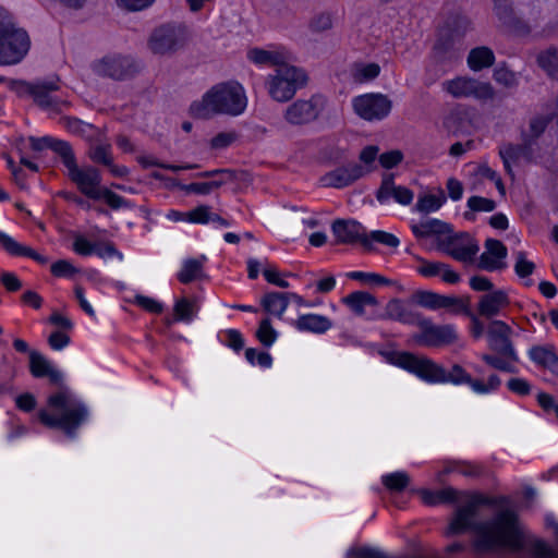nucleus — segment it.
<instances>
[{
	"label": "nucleus",
	"instance_id": "obj_14",
	"mask_svg": "<svg viewBox=\"0 0 558 558\" xmlns=\"http://www.w3.org/2000/svg\"><path fill=\"white\" fill-rule=\"evenodd\" d=\"M422 335L417 341L427 345H441L454 342L458 339L457 331L451 325L435 326L428 319L420 320Z\"/></svg>",
	"mask_w": 558,
	"mask_h": 558
},
{
	"label": "nucleus",
	"instance_id": "obj_47",
	"mask_svg": "<svg viewBox=\"0 0 558 558\" xmlns=\"http://www.w3.org/2000/svg\"><path fill=\"white\" fill-rule=\"evenodd\" d=\"M157 0H114L117 7L129 13H136L151 8Z\"/></svg>",
	"mask_w": 558,
	"mask_h": 558
},
{
	"label": "nucleus",
	"instance_id": "obj_21",
	"mask_svg": "<svg viewBox=\"0 0 558 558\" xmlns=\"http://www.w3.org/2000/svg\"><path fill=\"white\" fill-rule=\"evenodd\" d=\"M416 259L418 262L416 271L423 277H440L450 284H454L460 280V276L444 263L426 260L421 257H416Z\"/></svg>",
	"mask_w": 558,
	"mask_h": 558
},
{
	"label": "nucleus",
	"instance_id": "obj_32",
	"mask_svg": "<svg viewBox=\"0 0 558 558\" xmlns=\"http://www.w3.org/2000/svg\"><path fill=\"white\" fill-rule=\"evenodd\" d=\"M206 262L205 256L198 258H187L182 263L178 272V279L182 283H190L204 277L203 266Z\"/></svg>",
	"mask_w": 558,
	"mask_h": 558
},
{
	"label": "nucleus",
	"instance_id": "obj_48",
	"mask_svg": "<svg viewBox=\"0 0 558 558\" xmlns=\"http://www.w3.org/2000/svg\"><path fill=\"white\" fill-rule=\"evenodd\" d=\"M50 271L52 276L61 278L68 277L71 278L80 272V269L73 265L72 262L68 259H59L51 264Z\"/></svg>",
	"mask_w": 558,
	"mask_h": 558
},
{
	"label": "nucleus",
	"instance_id": "obj_53",
	"mask_svg": "<svg viewBox=\"0 0 558 558\" xmlns=\"http://www.w3.org/2000/svg\"><path fill=\"white\" fill-rule=\"evenodd\" d=\"M186 221L192 223H208L213 218V211L208 206H198L185 215Z\"/></svg>",
	"mask_w": 558,
	"mask_h": 558
},
{
	"label": "nucleus",
	"instance_id": "obj_38",
	"mask_svg": "<svg viewBox=\"0 0 558 558\" xmlns=\"http://www.w3.org/2000/svg\"><path fill=\"white\" fill-rule=\"evenodd\" d=\"M380 73L377 63H356L352 69V77L357 83H364L376 78Z\"/></svg>",
	"mask_w": 558,
	"mask_h": 558
},
{
	"label": "nucleus",
	"instance_id": "obj_15",
	"mask_svg": "<svg viewBox=\"0 0 558 558\" xmlns=\"http://www.w3.org/2000/svg\"><path fill=\"white\" fill-rule=\"evenodd\" d=\"M318 113L319 110L313 99H299L287 107L283 118L289 124L303 125L315 120Z\"/></svg>",
	"mask_w": 558,
	"mask_h": 558
},
{
	"label": "nucleus",
	"instance_id": "obj_28",
	"mask_svg": "<svg viewBox=\"0 0 558 558\" xmlns=\"http://www.w3.org/2000/svg\"><path fill=\"white\" fill-rule=\"evenodd\" d=\"M98 71L113 78H122L133 71V64L124 57H108L98 64Z\"/></svg>",
	"mask_w": 558,
	"mask_h": 558
},
{
	"label": "nucleus",
	"instance_id": "obj_56",
	"mask_svg": "<svg viewBox=\"0 0 558 558\" xmlns=\"http://www.w3.org/2000/svg\"><path fill=\"white\" fill-rule=\"evenodd\" d=\"M31 146L34 150H43L45 148H51L56 153H58L61 156V149H59V144H66L65 142L52 138V137H41V138H29Z\"/></svg>",
	"mask_w": 558,
	"mask_h": 558
},
{
	"label": "nucleus",
	"instance_id": "obj_25",
	"mask_svg": "<svg viewBox=\"0 0 558 558\" xmlns=\"http://www.w3.org/2000/svg\"><path fill=\"white\" fill-rule=\"evenodd\" d=\"M529 356L538 366L558 375V354L551 344L532 347Z\"/></svg>",
	"mask_w": 558,
	"mask_h": 558
},
{
	"label": "nucleus",
	"instance_id": "obj_49",
	"mask_svg": "<svg viewBox=\"0 0 558 558\" xmlns=\"http://www.w3.org/2000/svg\"><path fill=\"white\" fill-rule=\"evenodd\" d=\"M500 378L497 375H492L486 383L471 377V381L468 383V385L474 392L483 395L496 390L500 386Z\"/></svg>",
	"mask_w": 558,
	"mask_h": 558
},
{
	"label": "nucleus",
	"instance_id": "obj_36",
	"mask_svg": "<svg viewBox=\"0 0 558 558\" xmlns=\"http://www.w3.org/2000/svg\"><path fill=\"white\" fill-rule=\"evenodd\" d=\"M262 304L268 313L281 318L288 307V298L286 294L272 292L263 298Z\"/></svg>",
	"mask_w": 558,
	"mask_h": 558
},
{
	"label": "nucleus",
	"instance_id": "obj_19",
	"mask_svg": "<svg viewBox=\"0 0 558 558\" xmlns=\"http://www.w3.org/2000/svg\"><path fill=\"white\" fill-rule=\"evenodd\" d=\"M59 85L54 81L41 82L36 85H25V90L33 97L34 101L45 108L58 110L60 105L63 104L52 93L58 90Z\"/></svg>",
	"mask_w": 558,
	"mask_h": 558
},
{
	"label": "nucleus",
	"instance_id": "obj_27",
	"mask_svg": "<svg viewBox=\"0 0 558 558\" xmlns=\"http://www.w3.org/2000/svg\"><path fill=\"white\" fill-rule=\"evenodd\" d=\"M478 502L480 499L472 498L465 507L459 509L447 529V534H460L471 527L475 517V507Z\"/></svg>",
	"mask_w": 558,
	"mask_h": 558
},
{
	"label": "nucleus",
	"instance_id": "obj_41",
	"mask_svg": "<svg viewBox=\"0 0 558 558\" xmlns=\"http://www.w3.org/2000/svg\"><path fill=\"white\" fill-rule=\"evenodd\" d=\"M196 312V304L194 301L187 299H180L175 302L173 307L174 320L191 322Z\"/></svg>",
	"mask_w": 558,
	"mask_h": 558
},
{
	"label": "nucleus",
	"instance_id": "obj_35",
	"mask_svg": "<svg viewBox=\"0 0 558 558\" xmlns=\"http://www.w3.org/2000/svg\"><path fill=\"white\" fill-rule=\"evenodd\" d=\"M537 64L553 77H558V48L549 47L538 52Z\"/></svg>",
	"mask_w": 558,
	"mask_h": 558
},
{
	"label": "nucleus",
	"instance_id": "obj_24",
	"mask_svg": "<svg viewBox=\"0 0 558 558\" xmlns=\"http://www.w3.org/2000/svg\"><path fill=\"white\" fill-rule=\"evenodd\" d=\"M499 156L502 159L506 171L512 174V166L520 165L523 161L530 162V147L527 145L520 144H504L499 148Z\"/></svg>",
	"mask_w": 558,
	"mask_h": 558
},
{
	"label": "nucleus",
	"instance_id": "obj_11",
	"mask_svg": "<svg viewBox=\"0 0 558 558\" xmlns=\"http://www.w3.org/2000/svg\"><path fill=\"white\" fill-rule=\"evenodd\" d=\"M331 230L338 244L360 243L367 251L374 248L366 229L355 220H336Z\"/></svg>",
	"mask_w": 558,
	"mask_h": 558
},
{
	"label": "nucleus",
	"instance_id": "obj_13",
	"mask_svg": "<svg viewBox=\"0 0 558 558\" xmlns=\"http://www.w3.org/2000/svg\"><path fill=\"white\" fill-rule=\"evenodd\" d=\"M446 254L462 263H472L480 251L477 242L469 234L450 236L444 244Z\"/></svg>",
	"mask_w": 558,
	"mask_h": 558
},
{
	"label": "nucleus",
	"instance_id": "obj_40",
	"mask_svg": "<svg viewBox=\"0 0 558 558\" xmlns=\"http://www.w3.org/2000/svg\"><path fill=\"white\" fill-rule=\"evenodd\" d=\"M239 138L235 131H223L213 136L208 143L214 151H221L232 146Z\"/></svg>",
	"mask_w": 558,
	"mask_h": 558
},
{
	"label": "nucleus",
	"instance_id": "obj_62",
	"mask_svg": "<svg viewBox=\"0 0 558 558\" xmlns=\"http://www.w3.org/2000/svg\"><path fill=\"white\" fill-rule=\"evenodd\" d=\"M95 245H93L83 235H75L73 241V251L82 256H88L94 253Z\"/></svg>",
	"mask_w": 558,
	"mask_h": 558
},
{
	"label": "nucleus",
	"instance_id": "obj_51",
	"mask_svg": "<svg viewBox=\"0 0 558 558\" xmlns=\"http://www.w3.org/2000/svg\"><path fill=\"white\" fill-rule=\"evenodd\" d=\"M88 156L94 162L101 163L104 166L110 165V161L112 160L109 145L99 144L90 147Z\"/></svg>",
	"mask_w": 558,
	"mask_h": 558
},
{
	"label": "nucleus",
	"instance_id": "obj_16",
	"mask_svg": "<svg viewBox=\"0 0 558 558\" xmlns=\"http://www.w3.org/2000/svg\"><path fill=\"white\" fill-rule=\"evenodd\" d=\"M511 328L501 320H494L488 327V341L493 350H496L512 360H517L515 351L510 342Z\"/></svg>",
	"mask_w": 558,
	"mask_h": 558
},
{
	"label": "nucleus",
	"instance_id": "obj_20",
	"mask_svg": "<svg viewBox=\"0 0 558 558\" xmlns=\"http://www.w3.org/2000/svg\"><path fill=\"white\" fill-rule=\"evenodd\" d=\"M509 304L510 301L505 290H494L481 296L477 310L482 316L489 318L499 315Z\"/></svg>",
	"mask_w": 558,
	"mask_h": 558
},
{
	"label": "nucleus",
	"instance_id": "obj_34",
	"mask_svg": "<svg viewBox=\"0 0 558 558\" xmlns=\"http://www.w3.org/2000/svg\"><path fill=\"white\" fill-rule=\"evenodd\" d=\"M446 202V195L442 190L437 193H423L418 196L415 209L423 214H429L438 210Z\"/></svg>",
	"mask_w": 558,
	"mask_h": 558
},
{
	"label": "nucleus",
	"instance_id": "obj_60",
	"mask_svg": "<svg viewBox=\"0 0 558 558\" xmlns=\"http://www.w3.org/2000/svg\"><path fill=\"white\" fill-rule=\"evenodd\" d=\"M403 159V154L401 150L395 149L386 151L378 157V161L380 166L385 169H391L398 166Z\"/></svg>",
	"mask_w": 558,
	"mask_h": 558
},
{
	"label": "nucleus",
	"instance_id": "obj_1",
	"mask_svg": "<svg viewBox=\"0 0 558 558\" xmlns=\"http://www.w3.org/2000/svg\"><path fill=\"white\" fill-rule=\"evenodd\" d=\"M246 89L239 81L229 80L214 84L198 99L191 102L190 114L199 120L217 116L239 117L247 108Z\"/></svg>",
	"mask_w": 558,
	"mask_h": 558
},
{
	"label": "nucleus",
	"instance_id": "obj_26",
	"mask_svg": "<svg viewBox=\"0 0 558 558\" xmlns=\"http://www.w3.org/2000/svg\"><path fill=\"white\" fill-rule=\"evenodd\" d=\"M0 245L10 255L27 256L43 265H46L49 262L48 257L37 253L32 247L17 242L11 235H9L8 233L1 232V231H0Z\"/></svg>",
	"mask_w": 558,
	"mask_h": 558
},
{
	"label": "nucleus",
	"instance_id": "obj_2",
	"mask_svg": "<svg viewBox=\"0 0 558 558\" xmlns=\"http://www.w3.org/2000/svg\"><path fill=\"white\" fill-rule=\"evenodd\" d=\"M38 417L44 425L71 434L86 421L87 410L69 390L63 389L49 396Z\"/></svg>",
	"mask_w": 558,
	"mask_h": 558
},
{
	"label": "nucleus",
	"instance_id": "obj_12",
	"mask_svg": "<svg viewBox=\"0 0 558 558\" xmlns=\"http://www.w3.org/2000/svg\"><path fill=\"white\" fill-rule=\"evenodd\" d=\"M246 59L257 66L279 68L291 59V52L283 46L252 47L246 51Z\"/></svg>",
	"mask_w": 558,
	"mask_h": 558
},
{
	"label": "nucleus",
	"instance_id": "obj_57",
	"mask_svg": "<svg viewBox=\"0 0 558 558\" xmlns=\"http://www.w3.org/2000/svg\"><path fill=\"white\" fill-rule=\"evenodd\" d=\"M547 124H548L547 117H545V116L533 117L530 121L529 130L526 131L525 136L531 140L537 138L541 134L544 133Z\"/></svg>",
	"mask_w": 558,
	"mask_h": 558
},
{
	"label": "nucleus",
	"instance_id": "obj_18",
	"mask_svg": "<svg viewBox=\"0 0 558 558\" xmlns=\"http://www.w3.org/2000/svg\"><path fill=\"white\" fill-rule=\"evenodd\" d=\"M506 246L498 240L488 239L480 256L478 267L489 271L502 269L506 267Z\"/></svg>",
	"mask_w": 558,
	"mask_h": 558
},
{
	"label": "nucleus",
	"instance_id": "obj_22",
	"mask_svg": "<svg viewBox=\"0 0 558 558\" xmlns=\"http://www.w3.org/2000/svg\"><path fill=\"white\" fill-rule=\"evenodd\" d=\"M413 193L405 186L396 185L392 178L384 179L378 192L377 199L379 203L385 204L390 198H393L401 205H409L413 201Z\"/></svg>",
	"mask_w": 558,
	"mask_h": 558
},
{
	"label": "nucleus",
	"instance_id": "obj_8",
	"mask_svg": "<svg viewBox=\"0 0 558 558\" xmlns=\"http://www.w3.org/2000/svg\"><path fill=\"white\" fill-rule=\"evenodd\" d=\"M442 90L452 98L490 99L494 89L489 83L466 75H458L441 83Z\"/></svg>",
	"mask_w": 558,
	"mask_h": 558
},
{
	"label": "nucleus",
	"instance_id": "obj_5",
	"mask_svg": "<svg viewBox=\"0 0 558 558\" xmlns=\"http://www.w3.org/2000/svg\"><path fill=\"white\" fill-rule=\"evenodd\" d=\"M189 41L190 34L184 25L165 23L149 33L147 49L157 57H172L184 50Z\"/></svg>",
	"mask_w": 558,
	"mask_h": 558
},
{
	"label": "nucleus",
	"instance_id": "obj_61",
	"mask_svg": "<svg viewBox=\"0 0 558 558\" xmlns=\"http://www.w3.org/2000/svg\"><path fill=\"white\" fill-rule=\"evenodd\" d=\"M438 304L439 308H450L454 313H460L465 310V303L457 296L439 294Z\"/></svg>",
	"mask_w": 558,
	"mask_h": 558
},
{
	"label": "nucleus",
	"instance_id": "obj_9",
	"mask_svg": "<svg viewBox=\"0 0 558 558\" xmlns=\"http://www.w3.org/2000/svg\"><path fill=\"white\" fill-rule=\"evenodd\" d=\"M352 107L361 119L372 122L388 117L392 109V101L384 94L368 93L354 97Z\"/></svg>",
	"mask_w": 558,
	"mask_h": 558
},
{
	"label": "nucleus",
	"instance_id": "obj_63",
	"mask_svg": "<svg viewBox=\"0 0 558 558\" xmlns=\"http://www.w3.org/2000/svg\"><path fill=\"white\" fill-rule=\"evenodd\" d=\"M447 381L456 385L468 384L471 381V376L460 365H453L447 374Z\"/></svg>",
	"mask_w": 558,
	"mask_h": 558
},
{
	"label": "nucleus",
	"instance_id": "obj_29",
	"mask_svg": "<svg viewBox=\"0 0 558 558\" xmlns=\"http://www.w3.org/2000/svg\"><path fill=\"white\" fill-rule=\"evenodd\" d=\"M293 325L300 331L314 333H324L332 327L331 320L319 314L301 315L294 320Z\"/></svg>",
	"mask_w": 558,
	"mask_h": 558
},
{
	"label": "nucleus",
	"instance_id": "obj_4",
	"mask_svg": "<svg viewBox=\"0 0 558 558\" xmlns=\"http://www.w3.org/2000/svg\"><path fill=\"white\" fill-rule=\"evenodd\" d=\"M310 81L307 71L300 65L287 62L275 68L265 77L264 86L268 97L277 104H286L294 98Z\"/></svg>",
	"mask_w": 558,
	"mask_h": 558
},
{
	"label": "nucleus",
	"instance_id": "obj_42",
	"mask_svg": "<svg viewBox=\"0 0 558 558\" xmlns=\"http://www.w3.org/2000/svg\"><path fill=\"white\" fill-rule=\"evenodd\" d=\"M385 487L391 492H401L410 483V477L404 472H393L383 476L381 478Z\"/></svg>",
	"mask_w": 558,
	"mask_h": 558
},
{
	"label": "nucleus",
	"instance_id": "obj_33",
	"mask_svg": "<svg viewBox=\"0 0 558 558\" xmlns=\"http://www.w3.org/2000/svg\"><path fill=\"white\" fill-rule=\"evenodd\" d=\"M495 61L494 52L487 47H477L470 51L468 56V65L472 71H481L493 65Z\"/></svg>",
	"mask_w": 558,
	"mask_h": 558
},
{
	"label": "nucleus",
	"instance_id": "obj_64",
	"mask_svg": "<svg viewBox=\"0 0 558 558\" xmlns=\"http://www.w3.org/2000/svg\"><path fill=\"white\" fill-rule=\"evenodd\" d=\"M348 556L349 558H386L380 551L371 548H353Z\"/></svg>",
	"mask_w": 558,
	"mask_h": 558
},
{
	"label": "nucleus",
	"instance_id": "obj_39",
	"mask_svg": "<svg viewBox=\"0 0 558 558\" xmlns=\"http://www.w3.org/2000/svg\"><path fill=\"white\" fill-rule=\"evenodd\" d=\"M468 207L470 211L464 213V217L468 220H474V213L476 211H493L496 207L494 201L482 197V196H472L468 199Z\"/></svg>",
	"mask_w": 558,
	"mask_h": 558
},
{
	"label": "nucleus",
	"instance_id": "obj_31",
	"mask_svg": "<svg viewBox=\"0 0 558 558\" xmlns=\"http://www.w3.org/2000/svg\"><path fill=\"white\" fill-rule=\"evenodd\" d=\"M385 317L405 324L420 323V316L413 313L401 300L392 299L385 307Z\"/></svg>",
	"mask_w": 558,
	"mask_h": 558
},
{
	"label": "nucleus",
	"instance_id": "obj_37",
	"mask_svg": "<svg viewBox=\"0 0 558 558\" xmlns=\"http://www.w3.org/2000/svg\"><path fill=\"white\" fill-rule=\"evenodd\" d=\"M447 226L437 219H429L412 226V231L416 238H430L436 234L444 233Z\"/></svg>",
	"mask_w": 558,
	"mask_h": 558
},
{
	"label": "nucleus",
	"instance_id": "obj_23",
	"mask_svg": "<svg viewBox=\"0 0 558 558\" xmlns=\"http://www.w3.org/2000/svg\"><path fill=\"white\" fill-rule=\"evenodd\" d=\"M29 371L34 377H48L52 384H59L62 380V374L37 351H29Z\"/></svg>",
	"mask_w": 558,
	"mask_h": 558
},
{
	"label": "nucleus",
	"instance_id": "obj_3",
	"mask_svg": "<svg viewBox=\"0 0 558 558\" xmlns=\"http://www.w3.org/2000/svg\"><path fill=\"white\" fill-rule=\"evenodd\" d=\"M474 545L481 550L498 547L518 548L521 545L523 531L514 513L502 512L492 523L475 525Z\"/></svg>",
	"mask_w": 558,
	"mask_h": 558
},
{
	"label": "nucleus",
	"instance_id": "obj_52",
	"mask_svg": "<svg viewBox=\"0 0 558 558\" xmlns=\"http://www.w3.org/2000/svg\"><path fill=\"white\" fill-rule=\"evenodd\" d=\"M535 269V265L530 260L524 252L515 254L514 270L521 278L530 276Z\"/></svg>",
	"mask_w": 558,
	"mask_h": 558
},
{
	"label": "nucleus",
	"instance_id": "obj_44",
	"mask_svg": "<svg viewBox=\"0 0 558 558\" xmlns=\"http://www.w3.org/2000/svg\"><path fill=\"white\" fill-rule=\"evenodd\" d=\"M347 277L353 280H357L364 284H390L392 283L386 277L375 274V272H364V271H351L347 274Z\"/></svg>",
	"mask_w": 558,
	"mask_h": 558
},
{
	"label": "nucleus",
	"instance_id": "obj_6",
	"mask_svg": "<svg viewBox=\"0 0 558 558\" xmlns=\"http://www.w3.org/2000/svg\"><path fill=\"white\" fill-rule=\"evenodd\" d=\"M61 158L66 168L68 177L87 197L99 199L101 196V177L99 171L90 166L78 167L69 144H59Z\"/></svg>",
	"mask_w": 558,
	"mask_h": 558
},
{
	"label": "nucleus",
	"instance_id": "obj_59",
	"mask_svg": "<svg viewBox=\"0 0 558 558\" xmlns=\"http://www.w3.org/2000/svg\"><path fill=\"white\" fill-rule=\"evenodd\" d=\"M368 238H369L372 244L374 241H376L378 243H381L386 246L393 247V248L399 246V243H400L399 239L395 234L388 233L386 231H380V230L371 232L368 234Z\"/></svg>",
	"mask_w": 558,
	"mask_h": 558
},
{
	"label": "nucleus",
	"instance_id": "obj_7",
	"mask_svg": "<svg viewBox=\"0 0 558 558\" xmlns=\"http://www.w3.org/2000/svg\"><path fill=\"white\" fill-rule=\"evenodd\" d=\"M389 361L407 369L428 383H446L447 373L438 364L424 356H416L408 352L393 353Z\"/></svg>",
	"mask_w": 558,
	"mask_h": 558
},
{
	"label": "nucleus",
	"instance_id": "obj_54",
	"mask_svg": "<svg viewBox=\"0 0 558 558\" xmlns=\"http://www.w3.org/2000/svg\"><path fill=\"white\" fill-rule=\"evenodd\" d=\"M311 32L323 33L332 27V17L328 13H319L314 15L308 24Z\"/></svg>",
	"mask_w": 558,
	"mask_h": 558
},
{
	"label": "nucleus",
	"instance_id": "obj_17",
	"mask_svg": "<svg viewBox=\"0 0 558 558\" xmlns=\"http://www.w3.org/2000/svg\"><path fill=\"white\" fill-rule=\"evenodd\" d=\"M365 175L364 168L357 163H351L337 168L322 178V183L330 187H344Z\"/></svg>",
	"mask_w": 558,
	"mask_h": 558
},
{
	"label": "nucleus",
	"instance_id": "obj_55",
	"mask_svg": "<svg viewBox=\"0 0 558 558\" xmlns=\"http://www.w3.org/2000/svg\"><path fill=\"white\" fill-rule=\"evenodd\" d=\"M245 357L251 364H257L262 367L269 368L272 364V357L267 352H258L255 349H246Z\"/></svg>",
	"mask_w": 558,
	"mask_h": 558
},
{
	"label": "nucleus",
	"instance_id": "obj_45",
	"mask_svg": "<svg viewBox=\"0 0 558 558\" xmlns=\"http://www.w3.org/2000/svg\"><path fill=\"white\" fill-rule=\"evenodd\" d=\"M277 331L271 326V323L268 318L263 319L259 324V327L256 331V337L262 344L265 347H270L277 339Z\"/></svg>",
	"mask_w": 558,
	"mask_h": 558
},
{
	"label": "nucleus",
	"instance_id": "obj_10",
	"mask_svg": "<svg viewBox=\"0 0 558 558\" xmlns=\"http://www.w3.org/2000/svg\"><path fill=\"white\" fill-rule=\"evenodd\" d=\"M29 49V38L22 28L0 33V65L20 62Z\"/></svg>",
	"mask_w": 558,
	"mask_h": 558
},
{
	"label": "nucleus",
	"instance_id": "obj_30",
	"mask_svg": "<svg viewBox=\"0 0 558 558\" xmlns=\"http://www.w3.org/2000/svg\"><path fill=\"white\" fill-rule=\"evenodd\" d=\"M345 304L355 315L363 316L366 307H377V299L365 291H355L342 299Z\"/></svg>",
	"mask_w": 558,
	"mask_h": 558
},
{
	"label": "nucleus",
	"instance_id": "obj_46",
	"mask_svg": "<svg viewBox=\"0 0 558 558\" xmlns=\"http://www.w3.org/2000/svg\"><path fill=\"white\" fill-rule=\"evenodd\" d=\"M439 294L432 291H417L412 296V302L429 310L439 308Z\"/></svg>",
	"mask_w": 558,
	"mask_h": 558
},
{
	"label": "nucleus",
	"instance_id": "obj_50",
	"mask_svg": "<svg viewBox=\"0 0 558 558\" xmlns=\"http://www.w3.org/2000/svg\"><path fill=\"white\" fill-rule=\"evenodd\" d=\"M378 151L379 149L377 146L371 145L364 147L360 153V161L362 163L360 166L364 168L365 174L375 169V161L379 157Z\"/></svg>",
	"mask_w": 558,
	"mask_h": 558
},
{
	"label": "nucleus",
	"instance_id": "obj_43",
	"mask_svg": "<svg viewBox=\"0 0 558 558\" xmlns=\"http://www.w3.org/2000/svg\"><path fill=\"white\" fill-rule=\"evenodd\" d=\"M474 177L478 182L482 180H485V179L493 181L495 183L497 190L499 191V193L502 196H505L506 189H505V185H504L501 179L498 177L496 171H494L492 168H489L486 163L478 165L475 168Z\"/></svg>",
	"mask_w": 558,
	"mask_h": 558
},
{
	"label": "nucleus",
	"instance_id": "obj_58",
	"mask_svg": "<svg viewBox=\"0 0 558 558\" xmlns=\"http://www.w3.org/2000/svg\"><path fill=\"white\" fill-rule=\"evenodd\" d=\"M134 303L137 306L142 307L143 310H145L149 313H153V314H159L163 310V306L159 301H157L154 298L142 295V294L135 295Z\"/></svg>",
	"mask_w": 558,
	"mask_h": 558
}]
</instances>
